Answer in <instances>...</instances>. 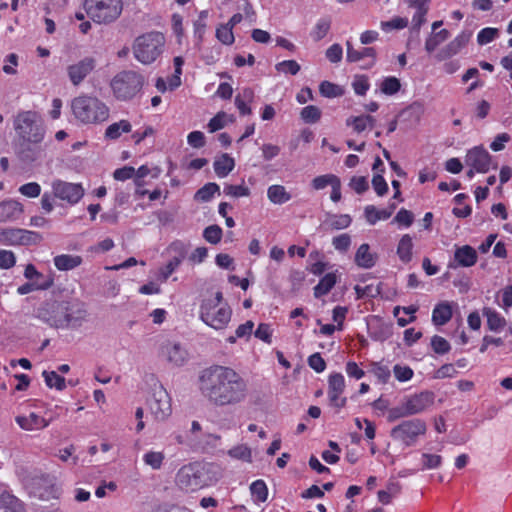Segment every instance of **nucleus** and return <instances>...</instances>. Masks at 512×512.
<instances>
[{"label": "nucleus", "mask_w": 512, "mask_h": 512, "mask_svg": "<svg viewBox=\"0 0 512 512\" xmlns=\"http://www.w3.org/2000/svg\"><path fill=\"white\" fill-rule=\"evenodd\" d=\"M409 412L412 415L422 413L434 403V394L429 391H423L414 394L405 399Z\"/></svg>", "instance_id": "aec40b11"}, {"label": "nucleus", "mask_w": 512, "mask_h": 512, "mask_svg": "<svg viewBox=\"0 0 512 512\" xmlns=\"http://www.w3.org/2000/svg\"><path fill=\"white\" fill-rule=\"evenodd\" d=\"M203 237L211 244H218L222 238V229L218 225H210L204 229Z\"/></svg>", "instance_id": "603ef678"}, {"label": "nucleus", "mask_w": 512, "mask_h": 512, "mask_svg": "<svg viewBox=\"0 0 512 512\" xmlns=\"http://www.w3.org/2000/svg\"><path fill=\"white\" fill-rule=\"evenodd\" d=\"M233 29L230 28V26L221 25L216 30V37L217 39L225 44V45H231L234 43V35H233Z\"/></svg>", "instance_id": "6e6d98bb"}, {"label": "nucleus", "mask_w": 512, "mask_h": 512, "mask_svg": "<svg viewBox=\"0 0 512 512\" xmlns=\"http://www.w3.org/2000/svg\"><path fill=\"white\" fill-rule=\"evenodd\" d=\"M330 26H331V21L329 19H326V18L320 19L316 23L314 29L311 32V36H312L313 40L318 42L321 39H323L329 32Z\"/></svg>", "instance_id": "37998d69"}, {"label": "nucleus", "mask_w": 512, "mask_h": 512, "mask_svg": "<svg viewBox=\"0 0 512 512\" xmlns=\"http://www.w3.org/2000/svg\"><path fill=\"white\" fill-rule=\"evenodd\" d=\"M338 178L339 177L334 174L320 175L312 180L311 185L315 190H322L328 185L332 186Z\"/></svg>", "instance_id": "5fc2aeb1"}, {"label": "nucleus", "mask_w": 512, "mask_h": 512, "mask_svg": "<svg viewBox=\"0 0 512 512\" xmlns=\"http://www.w3.org/2000/svg\"><path fill=\"white\" fill-rule=\"evenodd\" d=\"M349 186L358 194L364 193L369 188L368 181L364 176H353Z\"/></svg>", "instance_id": "338daca9"}, {"label": "nucleus", "mask_w": 512, "mask_h": 512, "mask_svg": "<svg viewBox=\"0 0 512 512\" xmlns=\"http://www.w3.org/2000/svg\"><path fill=\"white\" fill-rule=\"evenodd\" d=\"M97 60L92 56H86L66 67V73L73 86H79L95 69Z\"/></svg>", "instance_id": "f8f14e48"}, {"label": "nucleus", "mask_w": 512, "mask_h": 512, "mask_svg": "<svg viewBox=\"0 0 512 512\" xmlns=\"http://www.w3.org/2000/svg\"><path fill=\"white\" fill-rule=\"evenodd\" d=\"M465 164L474 168L478 173H486L490 169L491 156L482 146H476L468 150L465 156Z\"/></svg>", "instance_id": "2eb2a0df"}, {"label": "nucleus", "mask_w": 512, "mask_h": 512, "mask_svg": "<svg viewBox=\"0 0 512 512\" xmlns=\"http://www.w3.org/2000/svg\"><path fill=\"white\" fill-rule=\"evenodd\" d=\"M199 388L203 397L216 407L238 405L248 394L246 380L234 369L220 365L201 372Z\"/></svg>", "instance_id": "f257e3e1"}, {"label": "nucleus", "mask_w": 512, "mask_h": 512, "mask_svg": "<svg viewBox=\"0 0 512 512\" xmlns=\"http://www.w3.org/2000/svg\"><path fill=\"white\" fill-rule=\"evenodd\" d=\"M345 389V379L341 373H332L328 377V397L332 406L343 408L347 399L340 397Z\"/></svg>", "instance_id": "dca6fc26"}, {"label": "nucleus", "mask_w": 512, "mask_h": 512, "mask_svg": "<svg viewBox=\"0 0 512 512\" xmlns=\"http://www.w3.org/2000/svg\"><path fill=\"white\" fill-rule=\"evenodd\" d=\"M431 346L433 351L437 354H446L451 349L449 342L445 338L438 335L432 337Z\"/></svg>", "instance_id": "13d9d810"}, {"label": "nucleus", "mask_w": 512, "mask_h": 512, "mask_svg": "<svg viewBox=\"0 0 512 512\" xmlns=\"http://www.w3.org/2000/svg\"><path fill=\"white\" fill-rule=\"evenodd\" d=\"M409 8L415 10L412 17L411 32L419 34L421 26L426 22V14L428 13L427 1L404 0Z\"/></svg>", "instance_id": "412c9836"}, {"label": "nucleus", "mask_w": 512, "mask_h": 512, "mask_svg": "<svg viewBox=\"0 0 512 512\" xmlns=\"http://www.w3.org/2000/svg\"><path fill=\"white\" fill-rule=\"evenodd\" d=\"M347 56L346 59L348 62L354 63L359 62L362 59L369 57L371 58L370 62L363 66L365 69H369L374 66L376 59V50L372 47H365L361 50H356L353 48L350 41L346 42Z\"/></svg>", "instance_id": "4be33fe9"}, {"label": "nucleus", "mask_w": 512, "mask_h": 512, "mask_svg": "<svg viewBox=\"0 0 512 512\" xmlns=\"http://www.w3.org/2000/svg\"><path fill=\"white\" fill-rule=\"evenodd\" d=\"M352 86L357 95H365L370 87L368 77L365 75L356 76Z\"/></svg>", "instance_id": "e2e57ef3"}, {"label": "nucleus", "mask_w": 512, "mask_h": 512, "mask_svg": "<svg viewBox=\"0 0 512 512\" xmlns=\"http://www.w3.org/2000/svg\"><path fill=\"white\" fill-rule=\"evenodd\" d=\"M38 232L20 228H0V244L10 246H28L40 243Z\"/></svg>", "instance_id": "9b49d317"}, {"label": "nucleus", "mask_w": 512, "mask_h": 512, "mask_svg": "<svg viewBox=\"0 0 512 512\" xmlns=\"http://www.w3.org/2000/svg\"><path fill=\"white\" fill-rule=\"evenodd\" d=\"M53 195L69 204H76L84 195V189L81 184L70 183L62 180L52 182Z\"/></svg>", "instance_id": "ddd939ff"}, {"label": "nucleus", "mask_w": 512, "mask_h": 512, "mask_svg": "<svg viewBox=\"0 0 512 512\" xmlns=\"http://www.w3.org/2000/svg\"><path fill=\"white\" fill-rule=\"evenodd\" d=\"M482 314L486 317L487 327L493 332H500L506 326V319L494 308L484 307Z\"/></svg>", "instance_id": "a878e982"}, {"label": "nucleus", "mask_w": 512, "mask_h": 512, "mask_svg": "<svg viewBox=\"0 0 512 512\" xmlns=\"http://www.w3.org/2000/svg\"><path fill=\"white\" fill-rule=\"evenodd\" d=\"M17 424L26 431H35L46 428L49 425V421L45 418L32 412L27 416H17L15 418Z\"/></svg>", "instance_id": "5701e85b"}, {"label": "nucleus", "mask_w": 512, "mask_h": 512, "mask_svg": "<svg viewBox=\"0 0 512 512\" xmlns=\"http://www.w3.org/2000/svg\"><path fill=\"white\" fill-rule=\"evenodd\" d=\"M231 316L232 310L227 304L218 306L212 299L204 300L200 306V319L216 330L226 328Z\"/></svg>", "instance_id": "1a4fd4ad"}, {"label": "nucleus", "mask_w": 512, "mask_h": 512, "mask_svg": "<svg viewBox=\"0 0 512 512\" xmlns=\"http://www.w3.org/2000/svg\"><path fill=\"white\" fill-rule=\"evenodd\" d=\"M87 310L80 301H46L36 310V317L55 329H76L87 319Z\"/></svg>", "instance_id": "f03ea898"}, {"label": "nucleus", "mask_w": 512, "mask_h": 512, "mask_svg": "<svg viewBox=\"0 0 512 512\" xmlns=\"http://www.w3.org/2000/svg\"><path fill=\"white\" fill-rule=\"evenodd\" d=\"M54 284L52 276H47L43 281H33L25 283L17 288V292L20 295H26L36 290H47Z\"/></svg>", "instance_id": "7c9ffc66"}, {"label": "nucleus", "mask_w": 512, "mask_h": 512, "mask_svg": "<svg viewBox=\"0 0 512 512\" xmlns=\"http://www.w3.org/2000/svg\"><path fill=\"white\" fill-rule=\"evenodd\" d=\"M220 187L214 182H209L201 187L194 195V200L199 202H208L215 193H219Z\"/></svg>", "instance_id": "58836bf2"}, {"label": "nucleus", "mask_w": 512, "mask_h": 512, "mask_svg": "<svg viewBox=\"0 0 512 512\" xmlns=\"http://www.w3.org/2000/svg\"><path fill=\"white\" fill-rule=\"evenodd\" d=\"M144 83L142 74L134 70H123L112 78L110 87L117 100L128 101L142 90Z\"/></svg>", "instance_id": "39448f33"}, {"label": "nucleus", "mask_w": 512, "mask_h": 512, "mask_svg": "<svg viewBox=\"0 0 512 512\" xmlns=\"http://www.w3.org/2000/svg\"><path fill=\"white\" fill-rule=\"evenodd\" d=\"M377 259V254L371 253L370 246L364 243L357 249L354 261L360 268L370 269L376 264Z\"/></svg>", "instance_id": "393cba45"}, {"label": "nucleus", "mask_w": 512, "mask_h": 512, "mask_svg": "<svg viewBox=\"0 0 512 512\" xmlns=\"http://www.w3.org/2000/svg\"><path fill=\"white\" fill-rule=\"evenodd\" d=\"M319 91L324 97L333 98L343 94L340 86L329 81H323L319 86Z\"/></svg>", "instance_id": "3c124183"}, {"label": "nucleus", "mask_w": 512, "mask_h": 512, "mask_svg": "<svg viewBox=\"0 0 512 512\" xmlns=\"http://www.w3.org/2000/svg\"><path fill=\"white\" fill-rule=\"evenodd\" d=\"M408 18L406 17H394L389 21H382L380 26L383 31L389 32L391 30H400L408 26Z\"/></svg>", "instance_id": "09e8293b"}, {"label": "nucleus", "mask_w": 512, "mask_h": 512, "mask_svg": "<svg viewBox=\"0 0 512 512\" xmlns=\"http://www.w3.org/2000/svg\"><path fill=\"white\" fill-rule=\"evenodd\" d=\"M499 35L497 28H484L477 35V42L479 45H486L492 42Z\"/></svg>", "instance_id": "4d7b16f0"}, {"label": "nucleus", "mask_w": 512, "mask_h": 512, "mask_svg": "<svg viewBox=\"0 0 512 512\" xmlns=\"http://www.w3.org/2000/svg\"><path fill=\"white\" fill-rule=\"evenodd\" d=\"M250 491L252 496L260 502H264L268 497V489L263 480H256L250 485Z\"/></svg>", "instance_id": "8fccbe9b"}, {"label": "nucleus", "mask_w": 512, "mask_h": 512, "mask_svg": "<svg viewBox=\"0 0 512 512\" xmlns=\"http://www.w3.org/2000/svg\"><path fill=\"white\" fill-rule=\"evenodd\" d=\"M351 223V218L349 215H339V216H333L328 220L329 226L334 230H340L347 228Z\"/></svg>", "instance_id": "69168bd1"}, {"label": "nucleus", "mask_w": 512, "mask_h": 512, "mask_svg": "<svg viewBox=\"0 0 512 512\" xmlns=\"http://www.w3.org/2000/svg\"><path fill=\"white\" fill-rule=\"evenodd\" d=\"M354 290L356 292L357 298H364V297L375 298L381 292L380 284H378V285L369 284V285H365V286L356 285L354 287Z\"/></svg>", "instance_id": "49530a36"}, {"label": "nucleus", "mask_w": 512, "mask_h": 512, "mask_svg": "<svg viewBox=\"0 0 512 512\" xmlns=\"http://www.w3.org/2000/svg\"><path fill=\"white\" fill-rule=\"evenodd\" d=\"M164 459L165 455L163 452L160 451H149L143 456L144 463L154 470H158L161 468Z\"/></svg>", "instance_id": "a19ab883"}, {"label": "nucleus", "mask_w": 512, "mask_h": 512, "mask_svg": "<svg viewBox=\"0 0 512 512\" xmlns=\"http://www.w3.org/2000/svg\"><path fill=\"white\" fill-rule=\"evenodd\" d=\"M450 37L447 29H441L438 32H431L425 41V50L432 53L436 48Z\"/></svg>", "instance_id": "2f4dec72"}, {"label": "nucleus", "mask_w": 512, "mask_h": 512, "mask_svg": "<svg viewBox=\"0 0 512 512\" xmlns=\"http://www.w3.org/2000/svg\"><path fill=\"white\" fill-rule=\"evenodd\" d=\"M332 244L336 250L346 252L351 245V237L346 233L340 234L333 238Z\"/></svg>", "instance_id": "774afa93"}, {"label": "nucleus", "mask_w": 512, "mask_h": 512, "mask_svg": "<svg viewBox=\"0 0 512 512\" xmlns=\"http://www.w3.org/2000/svg\"><path fill=\"white\" fill-rule=\"evenodd\" d=\"M278 72L296 75L300 71V65L295 60H284L275 65Z\"/></svg>", "instance_id": "bf43d9fd"}, {"label": "nucleus", "mask_w": 512, "mask_h": 512, "mask_svg": "<svg viewBox=\"0 0 512 512\" xmlns=\"http://www.w3.org/2000/svg\"><path fill=\"white\" fill-rule=\"evenodd\" d=\"M74 117L84 124H99L109 118L110 109L99 98L90 95H80L71 102Z\"/></svg>", "instance_id": "7ed1b4c3"}, {"label": "nucleus", "mask_w": 512, "mask_h": 512, "mask_svg": "<svg viewBox=\"0 0 512 512\" xmlns=\"http://www.w3.org/2000/svg\"><path fill=\"white\" fill-rule=\"evenodd\" d=\"M161 354L174 366H182L188 359L187 350L176 342H166L161 347Z\"/></svg>", "instance_id": "6ab92c4d"}, {"label": "nucleus", "mask_w": 512, "mask_h": 512, "mask_svg": "<svg viewBox=\"0 0 512 512\" xmlns=\"http://www.w3.org/2000/svg\"><path fill=\"white\" fill-rule=\"evenodd\" d=\"M224 193L231 197H245L250 195V190L244 185H225Z\"/></svg>", "instance_id": "680f3d73"}, {"label": "nucleus", "mask_w": 512, "mask_h": 512, "mask_svg": "<svg viewBox=\"0 0 512 512\" xmlns=\"http://www.w3.org/2000/svg\"><path fill=\"white\" fill-rule=\"evenodd\" d=\"M176 482L186 491H197L205 485L200 471L193 466L182 467L176 475Z\"/></svg>", "instance_id": "4468645a"}, {"label": "nucleus", "mask_w": 512, "mask_h": 512, "mask_svg": "<svg viewBox=\"0 0 512 512\" xmlns=\"http://www.w3.org/2000/svg\"><path fill=\"white\" fill-rule=\"evenodd\" d=\"M471 37V31H462L436 54V59L443 61L458 54L469 43Z\"/></svg>", "instance_id": "a211bd4d"}, {"label": "nucleus", "mask_w": 512, "mask_h": 512, "mask_svg": "<svg viewBox=\"0 0 512 512\" xmlns=\"http://www.w3.org/2000/svg\"><path fill=\"white\" fill-rule=\"evenodd\" d=\"M14 129L20 138L30 143H39L44 137L42 120L34 111L18 113L14 119Z\"/></svg>", "instance_id": "0eeeda50"}, {"label": "nucleus", "mask_w": 512, "mask_h": 512, "mask_svg": "<svg viewBox=\"0 0 512 512\" xmlns=\"http://www.w3.org/2000/svg\"><path fill=\"white\" fill-rule=\"evenodd\" d=\"M452 306L448 302H441L432 312V321L437 326L445 325L452 318Z\"/></svg>", "instance_id": "cd10ccee"}, {"label": "nucleus", "mask_w": 512, "mask_h": 512, "mask_svg": "<svg viewBox=\"0 0 512 512\" xmlns=\"http://www.w3.org/2000/svg\"><path fill=\"white\" fill-rule=\"evenodd\" d=\"M0 508L4 512H25L22 502L8 492L0 495Z\"/></svg>", "instance_id": "c756f323"}, {"label": "nucleus", "mask_w": 512, "mask_h": 512, "mask_svg": "<svg viewBox=\"0 0 512 512\" xmlns=\"http://www.w3.org/2000/svg\"><path fill=\"white\" fill-rule=\"evenodd\" d=\"M227 121L233 122V117L228 116L225 112H218L208 123V129L211 133H214L222 129Z\"/></svg>", "instance_id": "79ce46f5"}, {"label": "nucleus", "mask_w": 512, "mask_h": 512, "mask_svg": "<svg viewBox=\"0 0 512 512\" xmlns=\"http://www.w3.org/2000/svg\"><path fill=\"white\" fill-rule=\"evenodd\" d=\"M228 455L232 458L243 460L246 462L252 461L251 449L244 444L237 445L228 451Z\"/></svg>", "instance_id": "c03bdc74"}, {"label": "nucleus", "mask_w": 512, "mask_h": 512, "mask_svg": "<svg viewBox=\"0 0 512 512\" xmlns=\"http://www.w3.org/2000/svg\"><path fill=\"white\" fill-rule=\"evenodd\" d=\"M411 416L405 400L401 405L390 408L387 413L388 422H395L398 419Z\"/></svg>", "instance_id": "a18cd8bd"}, {"label": "nucleus", "mask_w": 512, "mask_h": 512, "mask_svg": "<svg viewBox=\"0 0 512 512\" xmlns=\"http://www.w3.org/2000/svg\"><path fill=\"white\" fill-rule=\"evenodd\" d=\"M169 249L174 251L176 255L167 263V265L159 270V279L165 282L168 277L179 267L182 261L186 258L188 247L181 241H175Z\"/></svg>", "instance_id": "f3484780"}, {"label": "nucleus", "mask_w": 512, "mask_h": 512, "mask_svg": "<svg viewBox=\"0 0 512 512\" xmlns=\"http://www.w3.org/2000/svg\"><path fill=\"white\" fill-rule=\"evenodd\" d=\"M336 276L333 273L326 274L314 287V296L319 298L326 295L335 285Z\"/></svg>", "instance_id": "4c0bfd02"}, {"label": "nucleus", "mask_w": 512, "mask_h": 512, "mask_svg": "<svg viewBox=\"0 0 512 512\" xmlns=\"http://www.w3.org/2000/svg\"><path fill=\"white\" fill-rule=\"evenodd\" d=\"M87 16L98 24H110L122 13V0H85Z\"/></svg>", "instance_id": "423d86ee"}, {"label": "nucleus", "mask_w": 512, "mask_h": 512, "mask_svg": "<svg viewBox=\"0 0 512 512\" xmlns=\"http://www.w3.org/2000/svg\"><path fill=\"white\" fill-rule=\"evenodd\" d=\"M427 431L426 422L419 418L403 420L390 431V437L405 447L414 446Z\"/></svg>", "instance_id": "6e6552de"}, {"label": "nucleus", "mask_w": 512, "mask_h": 512, "mask_svg": "<svg viewBox=\"0 0 512 512\" xmlns=\"http://www.w3.org/2000/svg\"><path fill=\"white\" fill-rule=\"evenodd\" d=\"M442 463V457L436 454H422V469H435Z\"/></svg>", "instance_id": "052dcab7"}, {"label": "nucleus", "mask_w": 512, "mask_h": 512, "mask_svg": "<svg viewBox=\"0 0 512 512\" xmlns=\"http://www.w3.org/2000/svg\"><path fill=\"white\" fill-rule=\"evenodd\" d=\"M147 404L151 414L158 421L165 420L172 413L171 398L160 383L154 384Z\"/></svg>", "instance_id": "9d476101"}, {"label": "nucleus", "mask_w": 512, "mask_h": 512, "mask_svg": "<svg viewBox=\"0 0 512 512\" xmlns=\"http://www.w3.org/2000/svg\"><path fill=\"white\" fill-rule=\"evenodd\" d=\"M165 37L160 32H149L138 36L132 45L134 57L142 64L148 65L156 61L162 54Z\"/></svg>", "instance_id": "20e7f679"}, {"label": "nucleus", "mask_w": 512, "mask_h": 512, "mask_svg": "<svg viewBox=\"0 0 512 512\" xmlns=\"http://www.w3.org/2000/svg\"><path fill=\"white\" fill-rule=\"evenodd\" d=\"M214 171L220 178L226 177L235 166L234 159L228 154H223L219 159L214 161Z\"/></svg>", "instance_id": "f704fd0d"}, {"label": "nucleus", "mask_w": 512, "mask_h": 512, "mask_svg": "<svg viewBox=\"0 0 512 512\" xmlns=\"http://www.w3.org/2000/svg\"><path fill=\"white\" fill-rule=\"evenodd\" d=\"M43 377L46 385L50 388H56L57 390L62 391L66 387L65 378L58 375L55 371H44Z\"/></svg>", "instance_id": "ea45409f"}, {"label": "nucleus", "mask_w": 512, "mask_h": 512, "mask_svg": "<svg viewBox=\"0 0 512 512\" xmlns=\"http://www.w3.org/2000/svg\"><path fill=\"white\" fill-rule=\"evenodd\" d=\"M132 130V125L127 120H120L110 124L105 130V137L110 140L118 139L122 133H129Z\"/></svg>", "instance_id": "473e14b6"}, {"label": "nucleus", "mask_w": 512, "mask_h": 512, "mask_svg": "<svg viewBox=\"0 0 512 512\" xmlns=\"http://www.w3.org/2000/svg\"><path fill=\"white\" fill-rule=\"evenodd\" d=\"M41 152L39 147H23L19 152V156L25 162H33L41 156Z\"/></svg>", "instance_id": "0e129e2a"}, {"label": "nucleus", "mask_w": 512, "mask_h": 512, "mask_svg": "<svg viewBox=\"0 0 512 512\" xmlns=\"http://www.w3.org/2000/svg\"><path fill=\"white\" fill-rule=\"evenodd\" d=\"M454 259L459 266L471 267L477 262V253L471 246L464 245L455 250Z\"/></svg>", "instance_id": "bb28decb"}, {"label": "nucleus", "mask_w": 512, "mask_h": 512, "mask_svg": "<svg viewBox=\"0 0 512 512\" xmlns=\"http://www.w3.org/2000/svg\"><path fill=\"white\" fill-rule=\"evenodd\" d=\"M301 118L306 123H316L321 117V111L314 105L306 106L302 109Z\"/></svg>", "instance_id": "864d4df0"}, {"label": "nucleus", "mask_w": 512, "mask_h": 512, "mask_svg": "<svg viewBox=\"0 0 512 512\" xmlns=\"http://www.w3.org/2000/svg\"><path fill=\"white\" fill-rule=\"evenodd\" d=\"M412 248H413V242L410 235L405 234L402 236V238L399 241L398 247H397V254L400 258V260L404 263H408L412 259Z\"/></svg>", "instance_id": "c9c22d12"}, {"label": "nucleus", "mask_w": 512, "mask_h": 512, "mask_svg": "<svg viewBox=\"0 0 512 512\" xmlns=\"http://www.w3.org/2000/svg\"><path fill=\"white\" fill-rule=\"evenodd\" d=\"M82 257L79 255L61 254L54 257V265L60 271L72 270L82 264Z\"/></svg>", "instance_id": "c85d7f7f"}, {"label": "nucleus", "mask_w": 512, "mask_h": 512, "mask_svg": "<svg viewBox=\"0 0 512 512\" xmlns=\"http://www.w3.org/2000/svg\"><path fill=\"white\" fill-rule=\"evenodd\" d=\"M367 222L374 225L379 220H386L391 217V210H378L374 205H368L364 210Z\"/></svg>", "instance_id": "e433bc0d"}, {"label": "nucleus", "mask_w": 512, "mask_h": 512, "mask_svg": "<svg viewBox=\"0 0 512 512\" xmlns=\"http://www.w3.org/2000/svg\"><path fill=\"white\" fill-rule=\"evenodd\" d=\"M267 197L273 204L281 205L291 199V194L282 185H271L267 190Z\"/></svg>", "instance_id": "72a5a7b5"}, {"label": "nucleus", "mask_w": 512, "mask_h": 512, "mask_svg": "<svg viewBox=\"0 0 512 512\" xmlns=\"http://www.w3.org/2000/svg\"><path fill=\"white\" fill-rule=\"evenodd\" d=\"M401 88L400 80L396 77H386L381 85L380 90L382 93L386 95H394L396 94Z\"/></svg>", "instance_id": "de8ad7c7"}, {"label": "nucleus", "mask_w": 512, "mask_h": 512, "mask_svg": "<svg viewBox=\"0 0 512 512\" xmlns=\"http://www.w3.org/2000/svg\"><path fill=\"white\" fill-rule=\"evenodd\" d=\"M23 212L21 203L15 200H6L0 203V222L13 221Z\"/></svg>", "instance_id": "b1692460"}]
</instances>
